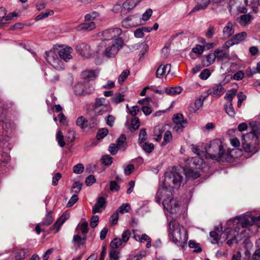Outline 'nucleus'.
<instances>
[{
    "instance_id": "0e129e2a",
    "label": "nucleus",
    "mask_w": 260,
    "mask_h": 260,
    "mask_svg": "<svg viewBox=\"0 0 260 260\" xmlns=\"http://www.w3.org/2000/svg\"><path fill=\"white\" fill-rule=\"evenodd\" d=\"M132 17H128L123 20L122 22V25L123 27L127 28L128 27H131L134 25V24L132 23V21L133 19Z\"/></svg>"
},
{
    "instance_id": "052dcab7",
    "label": "nucleus",
    "mask_w": 260,
    "mask_h": 260,
    "mask_svg": "<svg viewBox=\"0 0 260 260\" xmlns=\"http://www.w3.org/2000/svg\"><path fill=\"white\" fill-rule=\"evenodd\" d=\"M237 98L238 99L237 106L240 108L243 102L246 100V96L242 92H240L237 94Z\"/></svg>"
},
{
    "instance_id": "0eeeda50",
    "label": "nucleus",
    "mask_w": 260,
    "mask_h": 260,
    "mask_svg": "<svg viewBox=\"0 0 260 260\" xmlns=\"http://www.w3.org/2000/svg\"><path fill=\"white\" fill-rule=\"evenodd\" d=\"M172 121L174 124L173 129L177 133L183 132L184 129L188 124L187 119L185 118L183 115L180 113H176L173 116Z\"/></svg>"
},
{
    "instance_id": "dca6fc26",
    "label": "nucleus",
    "mask_w": 260,
    "mask_h": 260,
    "mask_svg": "<svg viewBox=\"0 0 260 260\" xmlns=\"http://www.w3.org/2000/svg\"><path fill=\"white\" fill-rule=\"evenodd\" d=\"M232 158L233 156L231 154V152L228 150L225 151L223 149V148H222L215 160L219 162L231 161Z\"/></svg>"
},
{
    "instance_id": "09e8293b",
    "label": "nucleus",
    "mask_w": 260,
    "mask_h": 260,
    "mask_svg": "<svg viewBox=\"0 0 260 260\" xmlns=\"http://www.w3.org/2000/svg\"><path fill=\"white\" fill-rule=\"evenodd\" d=\"M147 139V133L145 128H142L139 133V143L142 144Z\"/></svg>"
},
{
    "instance_id": "69168bd1",
    "label": "nucleus",
    "mask_w": 260,
    "mask_h": 260,
    "mask_svg": "<svg viewBox=\"0 0 260 260\" xmlns=\"http://www.w3.org/2000/svg\"><path fill=\"white\" fill-rule=\"evenodd\" d=\"M26 257V252L24 250L21 249L17 252L15 255L16 260H23Z\"/></svg>"
},
{
    "instance_id": "13d9d810",
    "label": "nucleus",
    "mask_w": 260,
    "mask_h": 260,
    "mask_svg": "<svg viewBox=\"0 0 260 260\" xmlns=\"http://www.w3.org/2000/svg\"><path fill=\"white\" fill-rule=\"evenodd\" d=\"M119 252L118 250L111 248L109 252L111 260H118L119 259Z\"/></svg>"
},
{
    "instance_id": "338daca9",
    "label": "nucleus",
    "mask_w": 260,
    "mask_h": 260,
    "mask_svg": "<svg viewBox=\"0 0 260 260\" xmlns=\"http://www.w3.org/2000/svg\"><path fill=\"white\" fill-rule=\"evenodd\" d=\"M99 221V217L97 215H93L91 217L90 221V225L92 228H94L98 225Z\"/></svg>"
},
{
    "instance_id": "864d4df0",
    "label": "nucleus",
    "mask_w": 260,
    "mask_h": 260,
    "mask_svg": "<svg viewBox=\"0 0 260 260\" xmlns=\"http://www.w3.org/2000/svg\"><path fill=\"white\" fill-rule=\"evenodd\" d=\"M251 20V16L250 14H244L241 16L240 23L245 25L249 23Z\"/></svg>"
},
{
    "instance_id": "7c9ffc66",
    "label": "nucleus",
    "mask_w": 260,
    "mask_h": 260,
    "mask_svg": "<svg viewBox=\"0 0 260 260\" xmlns=\"http://www.w3.org/2000/svg\"><path fill=\"white\" fill-rule=\"evenodd\" d=\"M134 237L136 240L139 241L141 243H143L144 241H146L147 242V244H146L147 248H149L151 247V239L146 234H142V235L141 236V237H140V236H137L136 235L134 236Z\"/></svg>"
},
{
    "instance_id": "4468645a",
    "label": "nucleus",
    "mask_w": 260,
    "mask_h": 260,
    "mask_svg": "<svg viewBox=\"0 0 260 260\" xmlns=\"http://www.w3.org/2000/svg\"><path fill=\"white\" fill-rule=\"evenodd\" d=\"M69 214L64 212L62 215L56 221L52 226L50 228V231H53L54 234H56L59 230L61 226L69 218Z\"/></svg>"
},
{
    "instance_id": "b1692460",
    "label": "nucleus",
    "mask_w": 260,
    "mask_h": 260,
    "mask_svg": "<svg viewBox=\"0 0 260 260\" xmlns=\"http://www.w3.org/2000/svg\"><path fill=\"white\" fill-rule=\"evenodd\" d=\"M95 27V25L94 22H86L80 24L77 27V31H92Z\"/></svg>"
},
{
    "instance_id": "2f4dec72",
    "label": "nucleus",
    "mask_w": 260,
    "mask_h": 260,
    "mask_svg": "<svg viewBox=\"0 0 260 260\" xmlns=\"http://www.w3.org/2000/svg\"><path fill=\"white\" fill-rule=\"evenodd\" d=\"M249 125L252 128L250 133L254 134L259 139L260 137V122H252L249 123Z\"/></svg>"
},
{
    "instance_id": "72a5a7b5",
    "label": "nucleus",
    "mask_w": 260,
    "mask_h": 260,
    "mask_svg": "<svg viewBox=\"0 0 260 260\" xmlns=\"http://www.w3.org/2000/svg\"><path fill=\"white\" fill-rule=\"evenodd\" d=\"M53 221V218L52 216V213L51 212H49L46 214L44 220L41 222V225L42 227L48 226L52 224Z\"/></svg>"
},
{
    "instance_id": "4c0bfd02",
    "label": "nucleus",
    "mask_w": 260,
    "mask_h": 260,
    "mask_svg": "<svg viewBox=\"0 0 260 260\" xmlns=\"http://www.w3.org/2000/svg\"><path fill=\"white\" fill-rule=\"evenodd\" d=\"M237 94V90L235 88L228 90L224 96V98L229 102V103H232L233 98Z\"/></svg>"
},
{
    "instance_id": "39448f33",
    "label": "nucleus",
    "mask_w": 260,
    "mask_h": 260,
    "mask_svg": "<svg viewBox=\"0 0 260 260\" xmlns=\"http://www.w3.org/2000/svg\"><path fill=\"white\" fill-rule=\"evenodd\" d=\"M123 45L124 41L121 38L113 39L111 45L107 47L105 51L106 56L108 57H114Z\"/></svg>"
},
{
    "instance_id": "f257e3e1",
    "label": "nucleus",
    "mask_w": 260,
    "mask_h": 260,
    "mask_svg": "<svg viewBox=\"0 0 260 260\" xmlns=\"http://www.w3.org/2000/svg\"><path fill=\"white\" fill-rule=\"evenodd\" d=\"M169 236L173 242L182 248H184L188 240L187 231L174 219L170 221Z\"/></svg>"
},
{
    "instance_id": "3c124183",
    "label": "nucleus",
    "mask_w": 260,
    "mask_h": 260,
    "mask_svg": "<svg viewBox=\"0 0 260 260\" xmlns=\"http://www.w3.org/2000/svg\"><path fill=\"white\" fill-rule=\"evenodd\" d=\"M56 139L60 146L63 147L65 146L66 143L63 139L62 133L61 131H59L56 135Z\"/></svg>"
},
{
    "instance_id": "f03ea898",
    "label": "nucleus",
    "mask_w": 260,
    "mask_h": 260,
    "mask_svg": "<svg viewBox=\"0 0 260 260\" xmlns=\"http://www.w3.org/2000/svg\"><path fill=\"white\" fill-rule=\"evenodd\" d=\"M162 199V204L165 210L172 214L178 212L179 205L178 202L173 199L171 189L162 187L157 190L155 196L156 202L160 203Z\"/></svg>"
},
{
    "instance_id": "423d86ee",
    "label": "nucleus",
    "mask_w": 260,
    "mask_h": 260,
    "mask_svg": "<svg viewBox=\"0 0 260 260\" xmlns=\"http://www.w3.org/2000/svg\"><path fill=\"white\" fill-rule=\"evenodd\" d=\"M110 106L106 103L104 98H96L92 105V109L95 116L102 115L110 110Z\"/></svg>"
},
{
    "instance_id": "c756f323",
    "label": "nucleus",
    "mask_w": 260,
    "mask_h": 260,
    "mask_svg": "<svg viewBox=\"0 0 260 260\" xmlns=\"http://www.w3.org/2000/svg\"><path fill=\"white\" fill-rule=\"evenodd\" d=\"M182 89L180 86H175L172 87H168L166 88L165 92L166 93L170 95H175L178 94H180Z\"/></svg>"
},
{
    "instance_id": "bb28decb",
    "label": "nucleus",
    "mask_w": 260,
    "mask_h": 260,
    "mask_svg": "<svg viewBox=\"0 0 260 260\" xmlns=\"http://www.w3.org/2000/svg\"><path fill=\"white\" fill-rule=\"evenodd\" d=\"M216 56L214 53H211L205 56L202 60V64L204 67H208L212 64L215 60Z\"/></svg>"
},
{
    "instance_id": "9b49d317",
    "label": "nucleus",
    "mask_w": 260,
    "mask_h": 260,
    "mask_svg": "<svg viewBox=\"0 0 260 260\" xmlns=\"http://www.w3.org/2000/svg\"><path fill=\"white\" fill-rule=\"evenodd\" d=\"M55 46L56 47H58V48H56V49L58 50V54L61 59L65 61H68L72 58L71 54L73 49L71 47L60 45Z\"/></svg>"
},
{
    "instance_id": "79ce46f5",
    "label": "nucleus",
    "mask_w": 260,
    "mask_h": 260,
    "mask_svg": "<svg viewBox=\"0 0 260 260\" xmlns=\"http://www.w3.org/2000/svg\"><path fill=\"white\" fill-rule=\"evenodd\" d=\"M142 147L145 152L150 153L153 151L154 146L152 143L145 142L142 144Z\"/></svg>"
},
{
    "instance_id": "412c9836",
    "label": "nucleus",
    "mask_w": 260,
    "mask_h": 260,
    "mask_svg": "<svg viewBox=\"0 0 260 260\" xmlns=\"http://www.w3.org/2000/svg\"><path fill=\"white\" fill-rule=\"evenodd\" d=\"M171 70V64L160 65L156 72V76L157 78H161L164 76H166Z\"/></svg>"
},
{
    "instance_id": "f3484780",
    "label": "nucleus",
    "mask_w": 260,
    "mask_h": 260,
    "mask_svg": "<svg viewBox=\"0 0 260 260\" xmlns=\"http://www.w3.org/2000/svg\"><path fill=\"white\" fill-rule=\"evenodd\" d=\"M106 206V202L105 199L103 197L98 198L97 202L93 207L92 212L93 214L102 212V209H105Z\"/></svg>"
},
{
    "instance_id": "cd10ccee",
    "label": "nucleus",
    "mask_w": 260,
    "mask_h": 260,
    "mask_svg": "<svg viewBox=\"0 0 260 260\" xmlns=\"http://www.w3.org/2000/svg\"><path fill=\"white\" fill-rule=\"evenodd\" d=\"M158 28V24L155 23L152 27L147 26H141L134 30V32H150L151 31L156 30Z\"/></svg>"
},
{
    "instance_id": "bf43d9fd",
    "label": "nucleus",
    "mask_w": 260,
    "mask_h": 260,
    "mask_svg": "<svg viewBox=\"0 0 260 260\" xmlns=\"http://www.w3.org/2000/svg\"><path fill=\"white\" fill-rule=\"evenodd\" d=\"M229 106H225L224 109L226 113L231 117H234L235 115V112L233 107L232 103H229Z\"/></svg>"
},
{
    "instance_id": "5fc2aeb1",
    "label": "nucleus",
    "mask_w": 260,
    "mask_h": 260,
    "mask_svg": "<svg viewBox=\"0 0 260 260\" xmlns=\"http://www.w3.org/2000/svg\"><path fill=\"white\" fill-rule=\"evenodd\" d=\"M189 246L191 248H194V251L196 252L202 251V248L200 247L199 244L197 243L194 241H189Z\"/></svg>"
},
{
    "instance_id": "2eb2a0df",
    "label": "nucleus",
    "mask_w": 260,
    "mask_h": 260,
    "mask_svg": "<svg viewBox=\"0 0 260 260\" xmlns=\"http://www.w3.org/2000/svg\"><path fill=\"white\" fill-rule=\"evenodd\" d=\"M253 224V220L252 221H250L249 219L244 218H243L241 221L239 223V225H238L239 227V226H241V228H240V239L243 238V237H245V233L246 231V229L249 228L250 226H252Z\"/></svg>"
},
{
    "instance_id": "8fccbe9b",
    "label": "nucleus",
    "mask_w": 260,
    "mask_h": 260,
    "mask_svg": "<svg viewBox=\"0 0 260 260\" xmlns=\"http://www.w3.org/2000/svg\"><path fill=\"white\" fill-rule=\"evenodd\" d=\"M140 125V121L138 117H135L132 119L131 126L136 131L138 129Z\"/></svg>"
},
{
    "instance_id": "c9c22d12",
    "label": "nucleus",
    "mask_w": 260,
    "mask_h": 260,
    "mask_svg": "<svg viewBox=\"0 0 260 260\" xmlns=\"http://www.w3.org/2000/svg\"><path fill=\"white\" fill-rule=\"evenodd\" d=\"M116 145L119 147L120 149L123 148L125 150L127 146L126 142V136L124 134H122L117 139Z\"/></svg>"
},
{
    "instance_id": "4be33fe9",
    "label": "nucleus",
    "mask_w": 260,
    "mask_h": 260,
    "mask_svg": "<svg viewBox=\"0 0 260 260\" xmlns=\"http://www.w3.org/2000/svg\"><path fill=\"white\" fill-rule=\"evenodd\" d=\"M204 98L201 96L193 103L190 104L188 107V111L191 113H195L203 105Z\"/></svg>"
},
{
    "instance_id": "6e6d98bb",
    "label": "nucleus",
    "mask_w": 260,
    "mask_h": 260,
    "mask_svg": "<svg viewBox=\"0 0 260 260\" xmlns=\"http://www.w3.org/2000/svg\"><path fill=\"white\" fill-rule=\"evenodd\" d=\"M131 209V206L128 204H122L117 210L119 213L123 214L124 213H126L129 211Z\"/></svg>"
},
{
    "instance_id": "473e14b6",
    "label": "nucleus",
    "mask_w": 260,
    "mask_h": 260,
    "mask_svg": "<svg viewBox=\"0 0 260 260\" xmlns=\"http://www.w3.org/2000/svg\"><path fill=\"white\" fill-rule=\"evenodd\" d=\"M240 227L238 226L235 227L234 229H228L227 230L226 233V239H229V237H232L234 236H235V239L237 237H238L239 235L240 236Z\"/></svg>"
},
{
    "instance_id": "a878e982",
    "label": "nucleus",
    "mask_w": 260,
    "mask_h": 260,
    "mask_svg": "<svg viewBox=\"0 0 260 260\" xmlns=\"http://www.w3.org/2000/svg\"><path fill=\"white\" fill-rule=\"evenodd\" d=\"M76 124L83 130L89 128V121L83 116H81L77 118Z\"/></svg>"
},
{
    "instance_id": "1a4fd4ad",
    "label": "nucleus",
    "mask_w": 260,
    "mask_h": 260,
    "mask_svg": "<svg viewBox=\"0 0 260 260\" xmlns=\"http://www.w3.org/2000/svg\"><path fill=\"white\" fill-rule=\"evenodd\" d=\"M46 59L48 62L57 70L63 69V63L61 60L58 57L56 53L54 51H49L46 53Z\"/></svg>"
},
{
    "instance_id": "c85d7f7f",
    "label": "nucleus",
    "mask_w": 260,
    "mask_h": 260,
    "mask_svg": "<svg viewBox=\"0 0 260 260\" xmlns=\"http://www.w3.org/2000/svg\"><path fill=\"white\" fill-rule=\"evenodd\" d=\"M210 0H197V5L194 7L192 11H196L206 8L210 4Z\"/></svg>"
},
{
    "instance_id": "603ef678",
    "label": "nucleus",
    "mask_w": 260,
    "mask_h": 260,
    "mask_svg": "<svg viewBox=\"0 0 260 260\" xmlns=\"http://www.w3.org/2000/svg\"><path fill=\"white\" fill-rule=\"evenodd\" d=\"M82 184L79 181L74 182L72 186V192L78 193L81 190Z\"/></svg>"
},
{
    "instance_id": "6ab92c4d",
    "label": "nucleus",
    "mask_w": 260,
    "mask_h": 260,
    "mask_svg": "<svg viewBox=\"0 0 260 260\" xmlns=\"http://www.w3.org/2000/svg\"><path fill=\"white\" fill-rule=\"evenodd\" d=\"M166 127L163 125H158L154 127L153 131L154 139L157 142H160L162 139V135L165 133Z\"/></svg>"
},
{
    "instance_id": "9d476101",
    "label": "nucleus",
    "mask_w": 260,
    "mask_h": 260,
    "mask_svg": "<svg viewBox=\"0 0 260 260\" xmlns=\"http://www.w3.org/2000/svg\"><path fill=\"white\" fill-rule=\"evenodd\" d=\"M141 2V0H127L123 3L122 6L116 5L114 7L115 12H117L119 9H121V12H129L134 9L138 4Z\"/></svg>"
},
{
    "instance_id": "a18cd8bd",
    "label": "nucleus",
    "mask_w": 260,
    "mask_h": 260,
    "mask_svg": "<svg viewBox=\"0 0 260 260\" xmlns=\"http://www.w3.org/2000/svg\"><path fill=\"white\" fill-rule=\"evenodd\" d=\"M101 161L105 166H110L113 162V158L109 155H105L102 156Z\"/></svg>"
},
{
    "instance_id": "e2e57ef3",
    "label": "nucleus",
    "mask_w": 260,
    "mask_h": 260,
    "mask_svg": "<svg viewBox=\"0 0 260 260\" xmlns=\"http://www.w3.org/2000/svg\"><path fill=\"white\" fill-rule=\"evenodd\" d=\"M120 189V185L116 181L110 182V190L111 191H118Z\"/></svg>"
},
{
    "instance_id": "a211bd4d",
    "label": "nucleus",
    "mask_w": 260,
    "mask_h": 260,
    "mask_svg": "<svg viewBox=\"0 0 260 260\" xmlns=\"http://www.w3.org/2000/svg\"><path fill=\"white\" fill-rule=\"evenodd\" d=\"M82 78L87 81L94 80L98 77V72L95 70H86L81 73Z\"/></svg>"
},
{
    "instance_id": "a19ab883",
    "label": "nucleus",
    "mask_w": 260,
    "mask_h": 260,
    "mask_svg": "<svg viewBox=\"0 0 260 260\" xmlns=\"http://www.w3.org/2000/svg\"><path fill=\"white\" fill-rule=\"evenodd\" d=\"M109 133V130L107 128H102L100 129L96 134V138L97 140H100L105 137Z\"/></svg>"
},
{
    "instance_id": "c03bdc74",
    "label": "nucleus",
    "mask_w": 260,
    "mask_h": 260,
    "mask_svg": "<svg viewBox=\"0 0 260 260\" xmlns=\"http://www.w3.org/2000/svg\"><path fill=\"white\" fill-rule=\"evenodd\" d=\"M124 101V95L117 92L115 93V96L112 98V102L117 104Z\"/></svg>"
},
{
    "instance_id": "de8ad7c7",
    "label": "nucleus",
    "mask_w": 260,
    "mask_h": 260,
    "mask_svg": "<svg viewBox=\"0 0 260 260\" xmlns=\"http://www.w3.org/2000/svg\"><path fill=\"white\" fill-rule=\"evenodd\" d=\"M54 14V12L53 10H48L46 12L42 13L40 15H38L35 20L37 21H39L40 20H42L48 17L49 16L52 15Z\"/></svg>"
},
{
    "instance_id": "e433bc0d",
    "label": "nucleus",
    "mask_w": 260,
    "mask_h": 260,
    "mask_svg": "<svg viewBox=\"0 0 260 260\" xmlns=\"http://www.w3.org/2000/svg\"><path fill=\"white\" fill-rule=\"evenodd\" d=\"M173 140V135L171 132L167 130L165 132L164 135L163 141L161 143V146H165L168 143H170Z\"/></svg>"
},
{
    "instance_id": "ea45409f",
    "label": "nucleus",
    "mask_w": 260,
    "mask_h": 260,
    "mask_svg": "<svg viewBox=\"0 0 260 260\" xmlns=\"http://www.w3.org/2000/svg\"><path fill=\"white\" fill-rule=\"evenodd\" d=\"M130 74V71L128 70H124L121 74L119 75L118 77V83L120 84H122L125 81V80L127 79V77Z\"/></svg>"
},
{
    "instance_id": "f704fd0d",
    "label": "nucleus",
    "mask_w": 260,
    "mask_h": 260,
    "mask_svg": "<svg viewBox=\"0 0 260 260\" xmlns=\"http://www.w3.org/2000/svg\"><path fill=\"white\" fill-rule=\"evenodd\" d=\"M185 174L187 178L192 179L198 178L200 176V174L199 172L194 171L191 169H187L185 170Z\"/></svg>"
},
{
    "instance_id": "7ed1b4c3",
    "label": "nucleus",
    "mask_w": 260,
    "mask_h": 260,
    "mask_svg": "<svg viewBox=\"0 0 260 260\" xmlns=\"http://www.w3.org/2000/svg\"><path fill=\"white\" fill-rule=\"evenodd\" d=\"M242 148L247 153L254 154L260 149L259 140L258 137L252 133H249L243 136Z\"/></svg>"
},
{
    "instance_id": "f8f14e48",
    "label": "nucleus",
    "mask_w": 260,
    "mask_h": 260,
    "mask_svg": "<svg viewBox=\"0 0 260 260\" xmlns=\"http://www.w3.org/2000/svg\"><path fill=\"white\" fill-rule=\"evenodd\" d=\"M77 51L83 56L86 58L90 57L93 53L91 47L85 43H81L77 46Z\"/></svg>"
},
{
    "instance_id": "774afa93",
    "label": "nucleus",
    "mask_w": 260,
    "mask_h": 260,
    "mask_svg": "<svg viewBox=\"0 0 260 260\" xmlns=\"http://www.w3.org/2000/svg\"><path fill=\"white\" fill-rule=\"evenodd\" d=\"M131 236V232L129 230H125L124 231L122 234V238L121 240L122 242L126 243Z\"/></svg>"
},
{
    "instance_id": "ddd939ff",
    "label": "nucleus",
    "mask_w": 260,
    "mask_h": 260,
    "mask_svg": "<svg viewBox=\"0 0 260 260\" xmlns=\"http://www.w3.org/2000/svg\"><path fill=\"white\" fill-rule=\"evenodd\" d=\"M246 37V34H237L232 36L231 35L230 39H229L224 44V46L226 48L239 43L241 41L244 40Z\"/></svg>"
},
{
    "instance_id": "37998d69",
    "label": "nucleus",
    "mask_w": 260,
    "mask_h": 260,
    "mask_svg": "<svg viewBox=\"0 0 260 260\" xmlns=\"http://www.w3.org/2000/svg\"><path fill=\"white\" fill-rule=\"evenodd\" d=\"M122 243L120 238H115L111 242L110 246L111 249H116L122 245Z\"/></svg>"
},
{
    "instance_id": "4d7b16f0",
    "label": "nucleus",
    "mask_w": 260,
    "mask_h": 260,
    "mask_svg": "<svg viewBox=\"0 0 260 260\" xmlns=\"http://www.w3.org/2000/svg\"><path fill=\"white\" fill-rule=\"evenodd\" d=\"M204 50V46L200 45H197L195 47H193L192 49V52L198 55H201L202 54Z\"/></svg>"
},
{
    "instance_id": "6e6552de",
    "label": "nucleus",
    "mask_w": 260,
    "mask_h": 260,
    "mask_svg": "<svg viewBox=\"0 0 260 260\" xmlns=\"http://www.w3.org/2000/svg\"><path fill=\"white\" fill-rule=\"evenodd\" d=\"M222 148L223 146L221 141L219 140H214L212 141L208 148L206 150L207 152L206 157L215 160Z\"/></svg>"
},
{
    "instance_id": "aec40b11",
    "label": "nucleus",
    "mask_w": 260,
    "mask_h": 260,
    "mask_svg": "<svg viewBox=\"0 0 260 260\" xmlns=\"http://www.w3.org/2000/svg\"><path fill=\"white\" fill-rule=\"evenodd\" d=\"M209 94L213 96H220L224 92V89L220 84H215L208 90Z\"/></svg>"
},
{
    "instance_id": "680f3d73",
    "label": "nucleus",
    "mask_w": 260,
    "mask_h": 260,
    "mask_svg": "<svg viewBox=\"0 0 260 260\" xmlns=\"http://www.w3.org/2000/svg\"><path fill=\"white\" fill-rule=\"evenodd\" d=\"M6 12L5 9L0 8V21L3 20H9L11 17L10 16H6Z\"/></svg>"
},
{
    "instance_id": "49530a36",
    "label": "nucleus",
    "mask_w": 260,
    "mask_h": 260,
    "mask_svg": "<svg viewBox=\"0 0 260 260\" xmlns=\"http://www.w3.org/2000/svg\"><path fill=\"white\" fill-rule=\"evenodd\" d=\"M88 224L87 221L83 222L78 225V226L76 229V230H77L78 228H79L81 233L84 235H85L88 232Z\"/></svg>"
},
{
    "instance_id": "20e7f679",
    "label": "nucleus",
    "mask_w": 260,
    "mask_h": 260,
    "mask_svg": "<svg viewBox=\"0 0 260 260\" xmlns=\"http://www.w3.org/2000/svg\"><path fill=\"white\" fill-rule=\"evenodd\" d=\"M182 180V176L178 172L173 170L165 174L162 187L173 188V186H180Z\"/></svg>"
},
{
    "instance_id": "393cba45",
    "label": "nucleus",
    "mask_w": 260,
    "mask_h": 260,
    "mask_svg": "<svg viewBox=\"0 0 260 260\" xmlns=\"http://www.w3.org/2000/svg\"><path fill=\"white\" fill-rule=\"evenodd\" d=\"M86 241V236L83 235L82 237L79 235H75L73 237V242L75 245H76L78 247L80 248L81 246H83Z\"/></svg>"
},
{
    "instance_id": "5701e85b",
    "label": "nucleus",
    "mask_w": 260,
    "mask_h": 260,
    "mask_svg": "<svg viewBox=\"0 0 260 260\" xmlns=\"http://www.w3.org/2000/svg\"><path fill=\"white\" fill-rule=\"evenodd\" d=\"M235 2V7L237 10L240 13H246L248 1L247 0H233Z\"/></svg>"
},
{
    "instance_id": "58836bf2",
    "label": "nucleus",
    "mask_w": 260,
    "mask_h": 260,
    "mask_svg": "<svg viewBox=\"0 0 260 260\" xmlns=\"http://www.w3.org/2000/svg\"><path fill=\"white\" fill-rule=\"evenodd\" d=\"M216 58L219 60H223V59H229V54L226 52H223L222 50L218 49L215 50L214 51Z\"/></svg>"
}]
</instances>
